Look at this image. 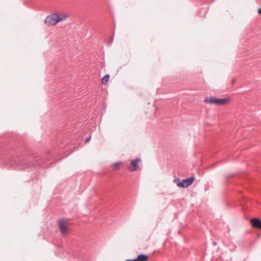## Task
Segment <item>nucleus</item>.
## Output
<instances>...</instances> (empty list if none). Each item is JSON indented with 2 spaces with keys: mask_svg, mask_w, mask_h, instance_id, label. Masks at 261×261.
Segmentation results:
<instances>
[{
  "mask_svg": "<svg viewBox=\"0 0 261 261\" xmlns=\"http://www.w3.org/2000/svg\"><path fill=\"white\" fill-rule=\"evenodd\" d=\"M230 101V98L227 97L224 98H217L214 97H207L205 98L204 102L207 103L214 104L217 106H225Z\"/></svg>",
  "mask_w": 261,
  "mask_h": 261,
  "instance_id": "7ed1b4c3",
  "label": "nucleus"
},
{
  "mask_svg": "<svg viewBox=\"0 0 261 261\" xmlns=\"http://www.w3.org/2000/svg\"><path fill=\"white\" fill-rule=\"evenodd\" d=\"M258 13L259 15H261V8L258 9Z\"/></svg>",
  "mask_w": 261,
  "mask_h": 261,
  "instance_id": "9b49d317",
  "label": "nucleus"
},
{
  "mask_svg": "<svg viewBox=\"0 0 261 261\" xmlns=\"http://www.w3.org/2000/svg\"><path fill=\"white\" fill-rule=\"evenodd\" d=\"M58 229L63 237L68 236L70 233V223L68 220L59 219L57 221Z\"/></svg>",
  "mask_w": 261,
  "mask_h": 261,
  "instance_id": "f03ea898",
  "label": "nucleus"
},
{
  "mask_svg": "<svg viewBox=\"0 0 261 261\" xmlns=\"http://www.w3.org/2000/svg\"><path fill=\"white\" fill-rule=\"evenodd\" d=\"M69 17V14L66 12H55L48 15L44 22L48 26H55L59 22L65 21Z\"/></svg>",
  "mask_w": 261,
  "mask_h": 261,
  "instance_id": "f257e3e1",
  "label": "nucleus"
},
{
  "mask_svg": "<svg viewBox=\"0 0 261 261\" xmlns=\"http://www.w3.org/2000/svg\"><path fill=\"white\" fill-rule=\"evenodd\" d=\"M110 79V75L107 74L101 80V83L103 85H107Z\"/></svg>",
  "mask_w": 261,
  "mask_h": 261,
  "instance_id": "6e6552de",
  "label": "nucleus"
},
{
  "mask_svg": "<svg viewBox=\"0 0 261 261\" xmlns=\"http://www.w3.org/2000/svg\"><path fill=\"white\" fill-rule=\"evenodd\" d=\"M194 181V177H191L190 178L184 179L182 181L179 179H177L176 180L177 185L180 188H187L191 186Z\"/></svg>",
  "mask_w": 261,
  "mask_h": 261,
  "instance_id": "20e7f679",
  "label": "nucleus"
},
{
  "mask_svg": "<svg viewBox=\"0 0 261 261\" xmlns=\"http://www.w3.org/2000/svg\"><path fill=\"white\" fill-rule=\"evenodd\" d=\"M141 162L140 159H137L132 161L128 169L131 171H134L137 170L138 168V164Z\"/></svg>",
  "mask_w": 261,
  "mask_h": 261,
  "instance_id": "39448f33",
  "label": "nucleus"
},
{
  "mask_svg": "<svg viewBox=\"0 0 261 261\" xmlns=\"http://www.w3.org/2000/svg\"><path fill=\"white\" fill-rule=\"evenodd\" d=\"M136 259L137 261H147L148 256L147 255L141 254L138 256Z\"/></svg>",
  "mask_w": 261,
  "mask_h": 261,
  "instance_id": "0eeeda50",
  "label": "nucleus"
},
{
  "mask_svg": "<svg viewBox=\"0 0 261 261\" xmlns=\"http://www.w3.org/2000/svg\"><path fill=\"white\" fill-rule=\"evenodd\" d=\"M90 139H91V137L90 136L86 139L85 142H88L90 140Z\"/></svg>",
  "mask_w": 261,
  "mask_h": 261,
  "instance_id": "9d476101",
  "label": "nucleus"
},
{
  "mask_svg": "<svg viewBox=\"0 0 261 261\" xmlns=\"http://www.w3.org/2000/svg\"><path fill=\"white\" fill-rule=\"evenodd\" d=\"M125 261H137V259L136 258V259H132V260H126Z\"/></svg>",
  "mask_w": 261,
  "mask_h": 261,
  "instance_id": "f8f14e48",
  "label": "nucleus"
},
{
  "mask_svg": "<svg viewBox=\"0 0 261 261\" xmlns=\"http://www.w3.org/2000/svg\"><path fill=\"white\" fill-rule=\"evenodd\" d=\"M251 224L253 227L261 229V220L257 218H253L250 220Z\"/></svg>",
  "mask_w": 261,
  "mask_h": 261,
  "instance_id": "423d86ee",
  "label": "nucleus"
},
{
  "mask_svg": "<svg viewBox=\"0 0 261 261\" xmlns=\"http://www.w3.org/2000/svg\"><path fill=\"white\" fill-rule=\"evenodd\" d=\"M121 165H122L121 162H116V163H114L112 166L114 169L117 170L120 168V167L121 166Z\"/></svg>",
  "mask_w": 261,
  "mask_h": 261,
  "instance_id": "1a4fd4ad",
  "label": "nucleus"
}]
</instances>
